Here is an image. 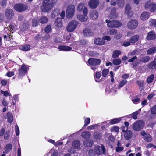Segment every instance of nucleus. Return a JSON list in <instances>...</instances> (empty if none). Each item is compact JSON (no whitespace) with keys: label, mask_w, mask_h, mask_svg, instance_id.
<instances>
[{"label":"nucleus","mask_w":156,"mask_h":156,"mask_svg":"<svg viewBox=\"0 0 156 156\" xmlns=\"http://www.w3.org/2000/svg\"><path fill=\"white\" fill-rule=\"evenodd\" d=\"M57 0H44L41 10L44 12L49 11L55 5Z\"/></svg>","instance_id":"f257e3e1"},{"label":"nucleus","mask_w":156,"mask_h":156,"mask_svg":"<svg viewBox=\"0 0 156 156\" xmlns=\"http://www.w3.org/2000/svg\"><path fill=\"white\" fill-rule=\"evenodd\" d=\"M78 22L76 20H72L69 22L66 27L67 30L69 32H73L77 27Z\"/></svg>","instance_id":"f03ea898"},{"label":"nucleus","mask_w":156,"mask_h":156,"mask_svg":"<svg viewBox=\"0 0 156 156\" xmlns=\"http://www.w3.org/2000/svg\"><path fill=\"white\" fill-rule=\"evenodd\" d=\"M144 125L143 121L141 120L138 121L133 124L132 128L135 131H139L143 129Z\"/></svg>","instance_id":"7ed1b4c3"},{"label":"nucleus","mask_w":156,"mask_h":156,"mask_svg":"<svg viewBox=\"0 0 156 156\" xmlns=\"http://www.w3.org/2000/svg\"><path fill=\"white\" fill-rule=\"evenodd\" d=\"M75 9L74 6L73 5H70L67 8L66 11V15L68 18L72 17L74 13Z\"/></svg>","instance_id":"20e7f679"},{"label":"nucleus","mask_w":156,"mask_h":156,"mask_svg":"<svg viewBox=\"0 0 156 156\" xmlns=\"http://www.w3.org/2000/svg\"><path fill=\"white\" fill-rule=\"evenodd\" d=\"M102 151L103 154H105V148L104 146L101 145V146H97L95 147L94 152L98 155H100Z\"/></svg>","instance_id":"39448f33"},{"label":"nucleus","mask_w":156,"mask_h":156,"mask_svg":"<svg viewBox=\"0 0 156 156\" xmlns=\"http://www.w3.org/2000/svg\"><path fill=\"white\" fill-rule=\"evenodd\" d=\"M144 7L146 9H150L151 12H153L156 8V4L155 3H152L151 1H148L145 3Z\"/></svg>","instance_id":"423d86ee"},{"label":"nucleus","mask_w":156,"mask_h":156,"mask_svg":"<svg viewBox=\"0 0 156 156\" xmlns=\"http://www.w3.org/2000/svg\"><path fill=\"white\" fill-rule=\"evenodd\" d=\"M138 23L137 20H132L128 22L127 26L129 29L132 30L136 28L138 26Z\"/></svg>","instance_id":"0eeeda50"},{"label":"nucleus","mask_w":156,"mask_h":156,"mask_svg":"<svg viewBox=\"0 0 156 156\" xmlns=\"http://www.w3.org/2000/svg\"><path fill=\"white\" fill-rule=\"evenodd\" d=\"M27 6L25 4H17L14 6L15 10L19 12H21L26 10L27 8Z\"/></svg>","instance_id":"6e6552de"},{"label":"nucleus","mask_w":156,"mask_h":156,"mask_svg":"<svg viewBox=\"0 0 156 156\" xmlns=\"http://www.w3.org/2000/svg\"><path fill=\"white\" fill-rule=\"evenodd\" d=\"M27 69L26 66L24 65H22L19 71L18 77L20 78L22 77L27 72Z\"/></svg>","instance_id":"1a4fd4ad"},{"label":"nucleus","mask_w":156,"mask_h":156,"mask_svg":"<svg viewBox=\"0 0 156 156\" xmlns=\"http://www.w3.org/2000/svg\"><path fill=\"white\" fill-rule=\"evenodd\" d=\"M101 62V61L100 59L93 58H90L88 60V64L92 66L99 65Z\"/></svg>","instance_id":"9d476101"},{"label":"nucleus","mask_w":156,"mask_h":156,"mask_svg":"<svg viewBox=\"0 0 156 156\" xmlns=\"http://www.w3.org/2000/svg\"><path fill=\"white\" fill-rule=\"evenodd\" d=\"M125 127H123L122 128V131L124 133V138L126 140L130 139L132 136V132L130 130L126 131Z\"/></svg>","instance_id":"9b49d317"},{"label":"nucleus","mask_w":156,"mask_h":156,"mask_svg":"<svg viewBox=\"0 0 156 156\" xmlns=\"http://www.w3.org/2000/svg\"><path fill=\"white\" fill-rule=\"evenodd\" d=\"M99 3L98 0H90L89 2V7L92 8H95L97 7Z\"/></svg>","instance_id":"f8f14e48"},{"label":"nucleus","mask_w":156,"mask_h":156,"mask_svg":"<svg viewBox=\"0 0 156 156\" xmlns=\"http://www.w3.org/2000/svg\"><path fill=\"white\" fill-rule=\"evenodd\" d=\"M156 38V34L154 31H151L148 33L147 39L148 40H153Z\"/></svg>","instance_id":"ddd939ff"},{"label":"nucleus","mask_w":156,"mask_h":156,"mask_svg":"<svg viewBox=\"0 0 156 156\" xmlns=\"http://www.w3.org/2000/svg\"><path fill=\"white\" fill-rule=\"evenodd\" d=\"M89 16L91 19L93 20H95L98 18V13L96 11L92 10L90 12Z\"/></svg>","instance_id":"4468645a"},{"label":"nucleus","mask_w":156,"mask_h":156,"mask_svg":"<svg viewBox=\"0 0 156 156\" xmlns=\"http://www.w3.org/2000/svg\"><path fill=\"white\" fill-rule=\"evenodd\" d=\"M115 9H113V12L112 13V12H111V16L112 17L111 19L110 20H106L105 21V22L106 23H107V26L108 27V24L111 23V24H114V23L113 22H114V20H112V18H115L116 16V15L115 13Z\"/></svg>","instance_id":"2eb2a0df"},{"label":"nucleus","mask_w":156,"mask_h":156,"mask_svg":"<svg viewBox=\"0 0 156 156\" xmlns=\"http://www.w3.org/2000/svg\"><path fill=\"white\" fill-rule=\"evenodd\" d=\"M114 24H111V23L108 24V27H115L118 28L120 27L122 23L121 22L116 20H114Z\"/></svg>","instance_id":"dca6fc26"},{"label":"nucleus","mask_w":156,"mask_h":156,"mask_svg":"<svg viewBox=\"0 0 156 156\" xmlns=\"http://www.w3.org/2000/svg\"><path fill=\"white\" fill-rule=\"evenodd\" d=\"M78 19L81 22H86L88 19V17L86 15L78 14L77 15Z\"/></svg>","instance_id":"f3484780"},{"label":"nucleus","mask_w":156,"mask_h":156,"mask_svg":"<svg viewBox=\"0 0 156 156\" xmlns=\"http://www.w3.org/2000/svg\"><path fill=\"white\" fill-rule=\"evenodd\" d=\"M72 48L67 46L60 45L58 47V49L60 51H70Z\"/></svg>","instance_id":"a211bd4d"},{"label":"nucleus","mask_w":156,"mask_h":156,"mask_svg":"<svg viewBox=\"0 0 156 156\" xmlns=\"http://www.w3.org/2000/svg\"><path fill=\"white\" fill-rule=\"evenodd\" d=\"M83 33L84 35L86 36L90 37L92 36L93 34V33L90 29L85 28L83 30Z\"/></svg>","instance_id":"6ab92c4d"},{"label":"nucleus","mask_w":156,"mask_h":156,"mask_svg":"<svg viewBox=\"0 0 156 156\" xmlns=\"http://www.w3.org/2000/svg\"><path fill=\"white\" fill-rule=\"evenodd\" d=\"M105 43V41L101 38L95 39L94 41V43L97 45H104Z\"/></svg>","instance_id":"aec40b11"},{"label":"nucleus","mask_w":156,"mask_h":156,"mask_svg":"<svg viewBox=\"0 0 156 156\" xmlns=\"http://www.w3.org/2000/svg\"><path fill=\"white\" fill-rule=\"evenodd\" d=\"M54 24L58 28L61 27L62 26L61 19L60 18H57L55 20Z\"/></svg>","instance_id":"412c9836"},{"label":"nucleus","mask_w":156,"mask_h":156,"mask_svg":"<svg viewBox=\"0 0 156 156\" xmlns=\"http://www.w3.org/2000/svg\"><path fill=\"white\" fill-rule=\"evenodd\" d=\"M125 13L127 14L129 17H131L132 16V12L130 11V6L129 4H127L126 6Z\"/></svg>","instance_id":"4be33fe9"},{"label":"nucleus","mask_w":156,"mask_h":156,"mask_svg":"<svg viewBox=\"0 0 156 156\" xmlns=\"http://www.w3.org/2000/svg\"><path fill=\"white\" fill-rule=\"evenodd\" d=\"M149 13L147 12H144L141 14L140 16L141 20L143 21L147 20L149 17Z\"/></svg>","instance_id":"5701e85b"},{"label":"nucleus","mask_w":156,"mask_h":156,"mask_svg":"<svg viewBox=\"0 0 156 156\" xmlns=\"http://www.w3.org/2000/svg\"><path fill=\"white\" fill-rule=\"evenodd\" d=\"M5 15L8 18H11L13 16L14 12L12 9H7L5 11Z\"/></svg>","instance_id":"b1692460"},{"label":"nucleus","mask_w":156,"mask_h":156,"mask_svg":"<svg viewBox=\"0 0 156 156\" xmlns=\"http://www.w3.org/2000/svg\"><path fill=\"white\" fill-rule=\"evenodd\" d=\"M117 146L115 149V151L116 152H119L124 150V147L122 146L119 141L118 142Z\"/></svg>","instance_id":"393cba45"},{"label":"nucleus","mask_w":156,"mask_h":156,"mask_svg":"<svg viewBox=\"0 0 156 156\" xmlns=\"http://www.w3.org/2000/svg\"><path fill=\"white\" fill-rule=\"evenodd\" d=\"M80 143L78 140H75L72 142V146L73 147L75 148H79L80 147Z\"/></svg>","instance_id":"a878e982"},{"label":"nucleus","mask_w":156,"mask_h":156,"mask_svg":"<svg viewBox=\"0 0 156 156\" xmlns=\"http://www.w3.org/2000/svg\"><path fill=\"white\" fill-rule=\"evenodd\" d=\"M139 37L138 35H136L133 36L130 39V42L132 44L136 42L138 40Z\"/></svg>","instance_id":"bb28decb"},{"label":"nucleus","mask_w":156,"mask_h":156,"mask_svg":"<svg viewBox=\"0 0 156 156\" xmlns=\"http://www.w3.org/2000/svg\"><path fill=\"white\" fill-rule=\"evenodd\" d=\"M7 119L9 123H11L13 121V117L12 114L10 112L8 113L7 114Z\"/></svg>","instance_id":"cd10ccee"},{"label":"nucleus","mask_w":156,"mask_h":156,"mask_svg":"<svg viewBox=\"0 0 156 156\" xmlns=\"http://www.w3.org/2000/svg\"><path fill=\"white\" fill-rule=\"evenodd\" d=\"M76 44V47L78 48L82 46L85 45L87 44V43L84 40H81L80 42H77Z\"/></svg>","instance_id":"c85d7f7f"},{"label":"nucleus","mask_w":156,"mask_h":156,"mask_svg":"<svg viewBox=\"0 0 156 156\" xmlns=\"http://www.w3.org/2000/svg\"><path fill=\"white\" fill-rule=\"evenodd\" d=\"M92 144L93 141L90 140H85L83 142V145L85 147H90L91 146Z\"/></svg>","instance_id":"c756f323"},{"label":"nucleus","mask_w":156,"mask_h":156,"mask_svg":"<svg viewBox=\"0 0 156 156\" xmlns=\"http://www.w3.org/2000/svg\"><path fill=\"white\" fill-rule=\"evenodd\" d=\"M121 54V52L119 50L114 51L112 55V57L113 58L118 57Z\"/></svg>","instance_id":"7c9ffc66"},{"label":"nucleus","mask_w":156,"mask_h":156,"mask_svg":"<svg viewBox=\"0 0 156 156\" xmlns=\"http://www.w3.org/2000/svg\"><path fill=\"white\" fill-rule=\"evenodd\" d=\"M121 120V118H116L111 120L109 122V123L112 124H113L118 123L120 122Z\"/></svg>","instance_id":"2f4dec72"},{"label":"nucleus","mask_w":156,"mask_h":156,"mask_svg":"<svg viewBox=\"0 0 156 156\" xmlns=\"http://www.w3.org/2000/svg\"><path fill=\"white\" fill-rule=\"evenodd\" d=\"M90 135V132L86 131L83 132L81 134V136L84 138H89Z\"/></svg>","instance_id":"473e14b6"},{"label":"nucleus","mask_w":156,"mask_h":156,"mask_svg":"<svg viewBox=\"0 0 156 156\" xmlns=\"http://www.w3.org/2000/svg\"><path fill=\"white\" fill-rule=\"evenodd\" d=\"M117 30L115 29L108 30L107 31V34L111 35H114L117 33Z\"/></svg>","instance_id":"72a5a7b5"},{"label":"nucleus","mask_w":156,"mask_h":156,"mask_svg":"<svg viewBox=\"0 0 156 156\" xmlns=\"http://www.w3.org/2000/svg\"><path fill=\"white\" fill-rule=\"evenodd\" d=\"M127 83V81L126 80H123L121 81L119 84L118 88H120L125 85Z\"/></svg>","instance_id":"f704fd0d"},{"label":"nucleus","mask_w":156,"mask_h":156,"mask_svg":"<svg viewBox=\"0 0 156 156\" xmlns=\"http://www.w3.org/2000/svg\"><path fill=\"white\" fill-rule=\"evenodd\" d=\"M30 48V45L28 44H26L22 46L20 49L24 51H27L29 50Z\"/></svg>","instance_id":"c9c22d12"},{"label":"nucleus","mask_w":156,"mask_h":156,"mask_svg":"<svg viewBox=\"0 0 156 156\" xmlns=\"http://www.w3.org/2000/svg\"><path fill=\"white\" fill-rule=\"evenodd\" d=\"M100 123H99L98 124H96L90 125L87 127V129L89 130L94 129L98 126H100Z\"/></svg>","instance_id":"e433bc0d"},{"label":"nucleus","mask_w":156,"mask_h":156,"mask_svg":"<svg viewBox=\"0 0 156 156\" xmlns=\"http://www.w3.org/2000/svg\"><path fill=\"white\" fill-rule=\"evenodd\" d=\"M39 21L42 23H45L48 21V18L46 16H42L40 18Z\"/></svg>","instance_id":"4c0bfd02"},{"label":"nucleus","mask_w":156,"mask_h":156,"mask_svg":"<svg viewBox=\"0 0 156 156\" xmlns=\"http://www.w3.org/2000/svg\"><path fill=\"white\" fill-rule=\"evenodd\" d=\"M144 139L146 141L149 142L151 141L152 140L151 136L148 134L144 136Z\"/></svg>","instance_id":"58836bf2"},{"label":"nucleus","mask_w":156,"mask_h":156,"mask_svg":"<svg viewBox=\"0 0 156 156\" xmlns=\"http://www.w3.org/2000/svg\"><path fill=\"white\" fill-rule=\"evenodd\" d=\"M156 51V47H153L149 48L147 51L148 54H151L154 53Z\"/></svg>","instance_id":"ea45409f"},{"label":"nucleus","mask_w":156,"mask_h":156,"mask_svg":"<svg viewBox=\"0 0 156 156\" xmlns=\"http://www.w3.org/2000/svg\"><path fill=\"white\" fill-rule=\"evenodd\" d=\"M1 93L5 97L11 96V94L10 92L8 91H4L2 90H1Z\"/></svg>","instance_id":"a19ab883"},{"label":"nucleus","mask_w":156,"mask_h":156,"mask_svg":"<svg viewBox=\"0 0 156 156\" xmlns=\"http://www.w3.org/2000/svg\"><path fill=\"white\" fill-rule=\"evenodd\" d=\"M150 112L152 114H156V104L151 108Z\"/></svg>","instance_id":"79ce46f5"},{"label":"nucleus","mask_w":156,"mask_h":156,"mask_svg":"<svg viewBox=\"0 0 156 156\" xmlns=\"http://www.w3.org/2000/svg\"><path fill=\"white\" fill-rule=\"evenodd\" d=\"M121 61L119 58H116L114 59L113 61V63L115 65H118L121 63Z\"/></svg>","instance_id":"37998d69"},{"label":"nucleus","mask_w":156,"mask_h":156,"mask_svg":"<svg viewBox=\"0 0 156 156\" xmlns=\"http://www.w3.org/2000/svg\"><path fill=\"white\" fill-rule=\"evenodd\" d=\"M101 76V73L99 72L96 73L95 75V80L96 82H99L100 81L99 80V78Z\"/></svg>","instance_id":"c03bdc74"},{"label":"nucleus","mask_w":156,"mask_h":156,"mask_svg":"<svg viewBox=\"0 0 156 156\" xmlns=\"http://www.w3.org/2000/svg\"><path fill=\"white\" fill-rule=\"evenodd\" d=\"M12 149V145L11 144H7L5 148V150L7 152H9Z\"/></svg>","instance_id":"a18cd8bd"},{"label":"nucleus","mask_w":156,"mask_h":156,"mask_svg":"<svg viewBox=\"0 0 156 156\" xmlns=\"http://www.w3.org/2000/svg\"><path fill=\"white\" fill-rule=\"evenodd\" d=\"M51 29V25L47 26L45 29V32L46 33H49Z\"/></svg>","instance_id":"49530a36"},{"label":"nucleus","mask_w":156,"mask_h":156,"mask_svg":"<svg viewBox=\"0 0 156 156\" xmlns=\"http://www.w3.org/2000/svg\"><path fill=\"white\" fill-rule=\"evenodd\" d=\"M84 7L85 6L84 4H80L77 6V10L78 11H80L83 9Z\"/></svg>","instance_id":"de8ad7c7"},{"label":"nucleus","mask_w":156,"mask_h":156,"mask_svg":"<svg viewBox=\"0 0 156 156\" xmlns=\"http://www.w3.org/2000/svg\"><path fill=\"white\" fill-rule=\"evenodd\" d=\"M150 59V58L149 56H146L142 58L141 59V61L144 62H148Z\"/></svg>","instance_id":"09e8293b"},{"label":"nucleus","mask_w":156,"mask_h":156,"mask_svg":"<svg viewBox=\"0 0 156 156\" xmlns=\"http://www.w3.org/2000/svg\"><path fill=\"white\" fill-rule=\"evenodd\" d=\"M90 118H86L84 120V126H86L88 125L90 123Z\"/></svg>","instance_id":"8fccbe9b"},{"label":"nucleus","mask_w":156,"mask_h":156,"mask_svg":"<svg viewBox=\"0 0 156 156\" xmlns=\"http://www.w3.org/2000/svg\"><path fill=\"white\" fill-rule=\"evenodd\" d=\"M154 76L153 74L150 76L147 79V82L148 83H151L154 78Z\"/></svg>","instance_id":"3c124183"},{"label":"nucleus","mask_w":156,"mask_h":156,"mask_svg":"<svg viewBox=\"0 0 156 156\" xmlns=\"http://www.w3.org/2000/svg\"><path fill=\"white\" fill-rule=\"evenodd\" d=\"M14 27L12 25H10L8 27H5V29H7L10 32H12V33L13 32L12 31L14 30Z\"/></svg>","instance_id":"603ef678"},{"label":"nucleus","mask_w":156,"mask_h":156,"mask_svg":"<svg viewBox=\"0 0 156 156\" xmlns=\"http://www.w3.org/2000/svg\"><path fill=\"white\" fill-rule=\"evenodd\" d=\"M156 66V58H155L154 61L151 62L149 65V67L152 68L153 67Z\"/></svg>","instance_id":"864d4df0"},{"label":"nucleus","mask_w":156,"mask_h":156,"mask_svg":"<svg viewBox=\"0 0 156 156\" xmlns=\"http://www.w3.org/2000/svg\"><path fill=\"white\" fill-rule=\"evenodd\" d=\"M108 72L109 70L108 69H104L102 71V75L104 77H106L108 74Z\"/></svg>","instance_id":"5fc2aeb1"},{"label":"nucleus","mask_w":156,"mask_h":156,"mask_svg":"<svg viewBox=\"0 0 156 156\" xmlns=\"http://www.w3.org/2000/svg\"><path fill=\"white\" fill-rule=\"evenodd\" d=\"M138 114V112L137 111H136L133 112L132 115V117L134 119H137V115Z\"/></svg>","instance_id":"6e6d98bb"},{"label":"nucleus","mask_w":156,"mask_h":156,"mask_svg":"<svg viewBox=\"0 0 156 156\" xmlns=\"http://www.w3.org/2000/svg\"><path fill=\"white\" fill-rule=\"evenodd\" d=\"M111 130L112 131L117 132L119 131V128L117 126H113L111 128Z\"/></svg>","instance_id":"4d7b16f0"},{"label":"nucleus","mask_w":156,"mask_h":156,"mask_svg":"<svg viewBox=\"0 0 156 156\" xmlns=\"http://www.w3.org/2000/svg\"><path fill=\"white\" fill-rule=\"evenodd\" d=\"M15 132L16 136H19L20 134V130L18 126L16 125L15 126Z\"/></svg>","instance_id":"13d9d810"},{"label":"nucleus","mask_w":156,"mask_h":156,"mask_svg":"<svg viewBox=\"0 0 156 156\" xmlns=\"http://www.w3.org/2000/svg\"><path fill=\"white\" fill-rule=\"evenodd\" d=\"M140 101V99L137 97H134L132 99V101L133 103H136Z\"/></svg>","instance_id":"bf43d9fd"},{"label":"nucleus","mask_w":156,"mask_h":156,"mask_svg":"<svg viewBox=\"0 0 156 156\" xmlns=\"http://www.w3.org/2000/svg\"><path fill=\"white\" fill-rule=\"evenodd\" d=\"M150 23L152 26L156 27V20L152 19L150 21Z\"/></svg>","instance_id":"052dcab7"},{"label":"nucleus","mask_w":156,"mask_h":156,"mask_svg":"<svg viewBox=\"0 0 156 156\" xmlns=\"http://www.w3.org/2000/svg\"><path fill=\"white\" fill-rule=\"evenodd\" d=\"M9 131L6 132L5 133L4 136V138L5 140H7L9 138Z\"/></svg>","instance_id":"680f3d73"},{"label":"nucleus","mask_w":156,"mask_h":156,"mask_svg":"<svg viewBox=\"0 0 156 156\" xmlns=\"http://www.w3.org/2000/svg\"><path fill=\"white\" fill-rule=\"evenodd\" d=\"M102 39L104 40H107L108 41H109L111 40V38L109 36H105L103 37Z\"/></svg>","instance_id":"e2e57ef3"},{"label":"nucleus","mask_w":156,"mask_h":156,"mask_svg":"<svg viewBox=\"0 0 156 156\" xmlns=\"http://www.w3.org/2000/svg\"><path fill=\"white\" fill-rule=\"evenodd\" d=\"M8 82L7 80L5 79H3L2 80L1 83L2 86H5L7 84Z\"/></svg>","instance_id":"0e129e2a"},{"label":"nucleus","mask_w":156,"mask_h":156,"mask_svg":"<svg viewBox=\"0 0 156 156\" xmlns=\"http://www.w3.org/2000/svg\"><path fill=\"white\" fill-rule=\"evenodd\" d=\"M6 75L8 77H11L14 75V72H13L9 71L7 73Z\"/></svg>","instance_id":"69168bd1"},{"label":"nucleus","mask_w":156,"mask_h":156,"mask_svg":"<svg viewBox=\"0 0 156 156\" xmlns=\"http://www.w3.org/2000/svg\"><path fill=\"white\" fill-rule=\"evenodd\" d=\"M58 14V11H54L51 13V17L53 18H55Z\"/></svg>","instance_id":"338daca9"},{"label":"nucleus","mask_w":156,"mask_h":156,"mask_svg":"<svg viewBox=\"0 0 156 156\" xmlns=\"http://www.w3.org/2000/svg\"><path fill=\"white\" fill-rule=\"evenodd\" d=\"M131 42L129 41H125L123 43V45L125 47L128 46L130 45Z\"/></svg>","instance_id":"774afa93"}]
</instances>
